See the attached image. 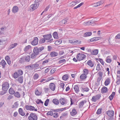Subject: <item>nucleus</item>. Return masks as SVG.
Returning a JSON list of instances; mask_svg holds the SVG:
<instances>
[{
  "label": "nucleus",
  "mask_w": 120,
  "mask_h": 120,
  "mask_svg": "<svg viewBox=\"0 0 120 120\" xmlns=\"http://www.w3.org/2000/svg\"><path fill=\"white\" fill-rule=\"evenodd\" d=\"M44 47L43 46H41L39 47H35L33 49V52L36 55H38L39 53L44 49Z\"/></svg>",
  "instance_id": "nucleus-1"
},
{
  "label": "nucleus",
  "mask_w": 120,
  "mask_h": 120,
  "mask_svg": "<svg viewBox=\"0 0 120 120\" xmlns=\"http://www.w3.org/2000/svg\"><path fill=\"white\" fill-rule=\"evenodd\" d=\"M43 37L45 40H48L47 41V43H51L53 41V39H51L52 37V35L50 34L43 35Z\"/></svg>",
  "instance_id": "nucleus-2"
},
{
  "label": "nucleus",
  "mask_w": 120,
  "mask_h": 120,
  "mask_svg": "<svg viewBox=\"0 0 120 120\" xmlns=\"http://www.w3.org/2000/svg\"><path fill=\"white\" fill-rule=\"evenodd\" d=\"M2 86V89L5 91H7L9 87L8 83L7 82L3 83Z\"/></svg>",
  "instance_id": "nucleus-3"
},
{
  "label": "nucleus",
  "mask_w": 120,
  "mask_h": 120,
  "mask_svg": "<svg viewBox=\"0 0 120 120\" xmlns=\"http://www.w3.org/2000/svg\"><path fill=\"white\" fill-rule=\"evenodd\" d=\"M29 120H37V117L35 113H31L30 114L28 118Z\"/></svg>",
  "instance_id": "nucleus-4"
},
{
  "label": "nucleus",
  "mask_w": 120,
  "mask_h": 120,
  "mask_svg": "<svg viewBox=\"0 0 120 120\" xmlns=\"http://www.w3.org/2000/svg\"><path fill=\"white\" fill-rule=\"evenodd\" d=\"M86 56L84 54L80 53L78 54L76 56L77 59L79 61L83 60L86 57Z\"/></svg>",
  "instance_id": "nucleus-5"
},
{
  "label": "nucleus",
  "mask_w": 120,
  "mask_h": 120,
  "mask_svg": "<svg viewBox=\"0 0 120 120\" xmlns=\"http://www.w3.org/2000/svg\"><path fill=\"white\" fill-rule=\"evenodd\" d=\"M35 2H37V4H34L31 6V8L33 10H34L36 9L39 5V4L38 2L40 1H38V0H35Z\"/></svg>",
  "instance_id": "nucleus-6"
},
{
  "label": "nucleus",
  "mask_w": 120,
  "mask_h": 120,
  "mask_svg": "<svg viewBox=\"0 0 120 120\" xmlns=\"http://www.w3.org/2000/svg\"><path fill=\"white\" fill-rule=\"evenodd\" d=\"M69 43H71V44L72 45H79L81 43V41H79L74 40H69Z\"/></svg>",
  "instance_id": "nucleus-7"
},
{
  "label": "nucleus",
  "mask_w": 120,
  "mask_h": 120,
  "mask_svg": "<svg viewBox=\"0 0 120 120\" xmlns=\"http://www.w3.org/2000/svg\"><path fill=\"white\" fill-rule=\"evenodd\" d=\"M101 97L100 95L98 94L95 96L92 97V98L91 99L92 101L95 102L96 101L99 99Z\"/></svg>",
  "instance_id": "nucleus-8"
},
{
  "label": "nucleus",
  "mask_w": 120,
  "mask_h": 120,
  "mask_svg": "<svg viewBox=\"0 0 120 120\" xmlns=\"http://www.w3.org/2000/svg\"><path fill=\"white\" fill-rule=\"evenodd\" d=\"M106 114H107L108 116L110 118L113 117L114 114V111L112 110H109L106 111Z\"/></svg>",
  "instance_id": "nucleus-9"
},
{
  "label": "nucleus",
  "mask_w": 120,
  "mask_h": 120,
  "mask_svg": "<svg viewBox=\"0 0 120 120\" xmlns=\"http://www.w3.org/2000/svg\"><path fill=\"white\" fill-rule=\"evenodd\" d=\"M38 38L37 37H35L34 38V40L31 42V44L33 45H35L38 44Z\"/></svg>",
  "instance_id": "nucleus-10"
},
{
  "label": "nucleus",
  "mask_w": 120,
  "mask_h": 120,
  "mask_svg": "<svg viewBox=\"0 0 120 120\" xmlns=\"http://www.w3.org/2000/svg\"><path fill=\"white\" fill-rule=\"evenodd\" d=\"M49 87L50 89L52 91H54L55 89L56 86L53 83H51L49 84Z\"/></svg>",
  "instance_id": "nucleus-11"
},
{
  "label": "nucleus",
  "mask_w": 120,
  "mask_h": 120,
  "mask_svg": "<svg viewBox=\"0 0 120 120\" xmlns=\"http://www.w3.org/2000/svg\"><path fill=\"white\" fill-rule=\"evenodd\" d=\"M60 103L63 105L64 104H66L67 103V100L65 99L64 98H62L60 99Z\"/></svg>",
  "instance_id": "nucleus-12"
},
{
  "label": "nucleus",
  "mask_w": 120,
  "mask_h": 120,
  "mask_svg": "<svg viewBox=\"0 0 120 120\" xmlns=\"http://www.w3.org/2000/svg\"><path fill=\"white\" fill-rule=\"evenodd\" d=\"M19 114L22 116H24L25 114L23 111V110L21 108H19Z\"/></svg>",
  "instance_id": "nucleus-13"
},
{
  "label": "nucleus",
  "mask_w": 120,
  "mask_h": 120,
  "mask_svg": "<svg viewBox=\"0 0 120 120\" xmlns=\"http://www.w3.org/2000/svg\"><path fill=\"white\" fill-rule=\"evenodd\" d=\"M108 91V89L105 86L103 87L101 90V92L102 93H104L107 92Z\"/></svg>",
  "instance_id": "nucleus-14"
},
{
  "label": "nucleus",
  "mask_w": 120,
  "mask_h": 120,
  "mask_svg": "<svg viewBox=\"0 0 120 120\" xmlns=\"http://www.w3.org/2000/svg\"><path fill=\"white\" fill-rule=\"evenodd\" d=\"M18 11V7L17 6H14L13 7L12 11L13 12L15 13L17 12Z\"/></svg>",
  "instance_id": "nucleus-15"
},
{
  "label": "nucleus",
  "mask_w": 120,
  "mask_h": 120,
  "mask_svg": "<svg viewBox=\"0 0 120 120\" xmlns=\"http://www.w3.org/2000/svg\"><path fill=\"white\" fill-rule=\"evenodd\" d=\"M6 62L4 60H2L0 62V64L2 66L3 68H5V65L6 64Z\"/></svg>",
  "instance_id": "nucleus-16"
},
{
  "label": "nucleus",
  "mask_w": 120,
  "mask_h": 120,
  "mask_svg": "<svg viewBox=\"0 0 120 120\" xmlns=\"http://www.w3.org/2000/svg\"><path fill=\"white\" fill-rule=\"evenodd\" d=\"M86 64L91 67H93L94 64V63L92 62L91 60H89L87 62Z\"/></svg>",
  "instance_id": "nucleus-17"
},
{
  "label": "nucleus",
  "mask_w": 120,
  "mask_h": 120,
  "mask_svg": "<svg viewBox=\"0 0 120 120\" xmlns=\"http://www.w3.org/2000/svg\"><path fill=\"white\" fill-rule=\"evenodd\" d=\"M77 113V112L75 109H73L72 112H71L70 114L71 115L73 116H74Z\"/></svg>",
  "instance_id": "nucleus-18"
},
{
  "label": "nucleus",
  "mask_w": 120,
  "mask_h": 120,
  "mask_svg": "<svg viewBox=\"0 0 120 120\" xmlns=\"http://www.w3.org/2000/svg\"><path fill=\"white\" fill-rule=\"evenodd\" d=\"M110 79L108 78L106 79L105 82L104 84L105 86L108 85L110 83Z\"/></svg>",
  "instance_id": "nucleus-19"
},
{
  "label": "nucleus",
  "mask_w": 120,
  "mask_h": 120,
  "mask_svg": "<svg viewBox=\"0 0 120 120\" xmlns=\"http://www.w3.org/2000/svg\"><path fill=\"white\" fill-rule=\"evenodd\" d=\"M74 89L76 93H78L79 91V90L78 86L76 85L74 87Z\"/></svg>",
  "instance_id": "nucleus-20"
},
{
  "label": "nucleus",
  "mask_w": 120,
  "mask_h": 120,
  "mask_svg": "<svg viewBox=\"0 0 120 120\" xmlns=\"http://www.w3.org/2000/svg\"><path fill=\"white\" fill-rule=\"evenodd\" d=\"M17 44L16 43L12 44L9 47L8 49H11L15 47Z\"/></svg>",
  "instance_id": "nucleus-21"
},
{
  "label": "nucleus",
  "mask_w": 120,
  "mask_h": 120,
  "mask_svg": "<svg viewBox=\"0 0 120 120\" xmlns=\"http://www.w3.org/2000/svg\"><path fill=\"white\" fill-rule=\"evenodd\" d=\"M50 55L51 57H55L58 55V53L56 52H52L50 53Z\"/></svg>",
  "instance_id": "nucleus-22"
},
{
  "label": "nucleus",
  "mask_w": 120,
  "mask_h": 120,
  "mask_svg": "<svg viewBox=\"0 0 120 120\" xmlns=\"http://www.w3.org/2000/svg\"><path fill=\"white\" fill-rule=\"evenodd\" d=\"M33 65L32 64L26 66H25V68L27 70H30L31 69H33Z\"/></svg>",
  "instance_id": "nucleus-23"
},
{
  "label": "nucleus",
  "mask_w": 120,
  "mask_h": 120,
  "mask_svg": "<svg viewBox=\"0 0 120 120\" xmlns=\"http://www.w3.org/2000/svg\"><path fill=\"white\" fill-rule=\"evenodd\" d=\"M100 38V37H95L91 39L90 41L91 42L96 41L99 40Z\"/></svg>",
  "instance_id": "nucleus-24"
},
{
  "label": "nucleus",
  "mask_w": 120,
  "mask_h": 120,
  "mask_svg": "<svg viewBox=\"0 0 120 120\" xmlns=\"http://www.w3.org/2000/svg\"><path fill=\"white\" fill-rule=\"evenodd\" d=\"M86 102V101H82L80 102L79 105V108H82L83 106L84 103H85Z\"/></svg>",
  "instance_id": "nucleus-25"
},
{
  "label": "nucleus",
  "mask_w": 120,
  "mask_h": 120,
  "mask_svg": "<svg viewBox=\"0 0 120 120\" xmlns=\"http://www.w3.org/2000/svg\"><path fill=\"white\" fill-rule=\"evenodd\" d=\"M52 102L54 104L56 105H58L59 103V100L55 98L53 100Z\"/></svg>",
  "instance_id": "nucleus-26"
},
{
  "label": "nucleus",
  "mask_w": 120,
  "mask_h": 120,
  "mask_svg": "<svg viewBox=\"0 0 120 120\" xmlns=\"http://www.w3.org/2000/svg\"><path fill=\"white\" fill-rule=\"evenodd\" d=\"M15 91L13 88L11 87L9 90V93L11 94H14Z\"/></svg>",
  "instance_id": "nucleus-27"
},
{
  "label": "nucleus",
  "mask_w": 120,
  "mask_h": 120,
  "mask_svg": "<svg viewBox=\"0 0 120 120\" xmlns=\"http://www.w3.org/2000/svg\"><path fill=\"white\" fill-rule=\"evenodd\" d=\"M68 19V18H66L62 20L61 21V22L62 23V25L64 24L67 22V21Z\"/></svg>",
  "instance_id": "nucleus-28"
},
{
  "label": "nucleus",
  "mask_w": 120,
  "mask_h": 120,
  "mask_svg": "<svg viewBox=\"0 0 120 120\" xmlns=\"http://www.w3.org/2000/svg\"><path fill=\"white\" fill-rule=\"evenodd\" d=\"M68 78V74H65L63 76L62 79L66 81Z\"/></svg>",
  "instance_id": "nucleus-29"
},
{
  "label": "nucleus",
  "mask_w": 120,
  "mask_h": 120,
  "mask_svg": "<svg viewBox=\"0 0 120 120\" xmlns=\"http://www.w3.org/2000/svg\"><path fill=\"white\" fill-rule=\"evenodd\" d=\"M18 81L20 83H22L23 82V77L22 76L19 77L17 79Z\"/></svg>",
  "instance_id": "nucleus-30"
},
{
  "label": "nucleus",
  "mask_w": 120,
  "mask_h": 120,
  "mask_svg": "<svg viewBox=\"0 0 120 120\" xmlns=\"http://www.w3.org/2000/svg\"><path fill=\"white\" fill-rule=\"evenodd\" d=\"M14 94V96L17 98H19L20 96V94L18 92H15Z\"/></svg>",
  "instance_id": "nucleus-31"
},
{
  "label": "nucleus",
  "mask_w": 120,
  "mask_h": 120,
  "mask_svg": "<svg viewBox=\"0 0 120 120\" xmlns=\"http://www.w3.org/2000/svg\"><path fill=\"white\" fill-rule=\"evenodd\" d=\"M92 35V33L91 32H87L85 33L84 34V36L86 37L91 36Z\"/></svg>",
  "instance_id": "nucleus-32"
},
{
  "label": "nucleus",
  "mask_w": 120,
  "mask_h": 120,
  "mask_svg": "<svg viewBox=\"0 0 120 120\" xmlns=\"http://www.w3.org/2000/svg\"><path fill=\"white\" fill-rule=\"evenodd\" d=\"M86 74H82L81 75L80 77L81 79L84 80L86 79Z\"/></svg>",
  "instance_id": "nucleus-33"
},
{
  "label": "nucleus",
  "mask_w": 120,
  "mask_h": 120,
  "mask_svg": "<svg viewBox=\"0 0 120 120\" xmlns=\"http://www.w3.org/2000/svg\"><path fill=\"white\" fill-rule=\"evenodd\" d=\"M115 92H113L112 94L109 97V99L111 101L112 100L114 96L115 95Z\"/></svg>",
  "instance_id": "nucleus-34"
},
{
  "label": "nucleus",
  "mask_w": 120,
  "mask_h": 120,
  "mask_svg": "<svg viewBox=\"0 0 120 120\" xmlns=\"http://www.w3.org/2000/svg\"><path fill=\"white\" fill-rule=\"evenodd\" d=\"M98 50L97 49H95L93 51L91 52V54L93 55H96L98 54Z\"/></svg>",
  "instance_id": "nucleus-35"
},
{
  "label": "nucleus",
  "mask_w": 120,
  "mask_h": 120,
  "mask_svg": "<svg viewBox=\"0 0 120 120\" xmlns=\"http://www.w3.org/2000/svg\"><path fill=\"white\" fill-rule=\"evenodd\" d=\"M24 61V57H22L20 58L19 60V63H23Z\"/></svg>",
  "instance_id": "nucleus-36"
},
{
  "label": "nucleus",
  "mask_w": 120,
  "mask_h": 120,
  "mask_svg": "<svg viewBox=\"0 0 120 120\" xmlns=\"http://www.w3.org/2000/svg\"><path fill=\"white\" fill-rule=\"evenodd\" d=\"M6 40L4 38H2L0 40V45H2L5 43V41Z\"/></svg>",
  "instance_id": "nucleus-37"
},
{
  "label": "nucleus",
  "mask_w": 120,
  "mask_h": 120,
  "mask_svg": "<svg viewBox=\"0 0 120 120\" xmlns=\"http://www.w3.org/2000/svg\"><path fill=\"white\" fill-rule=\"evenodd\" d=\"M17 72L19 76L23 74V72L22 71L21 69L18 70Z\"/></svg>",
  "instance_id": "nucleus-38"
},
{
  "label": "nucleus",
  "mask_w": 120,
  "mask_h": 120,
  "mask_svg": "<svg viewBox=\"0 0 120 120\" xmlns=\"http://www.w3.org/2000/svg\"><path fill=\"white\" fill-rule=\"evenodd\" d=\"M53 36L54 38L58 39V36H57V32H55L53 33Z\"/></svg>",
  "instance_id": "nucleus-39"
},
{
  "label": "nucleus",
  "mask_w": 120,
  "mask_h": 120,
  "mask_svg": "<svg viewBox=\"0 0 120 120\" xmlns=\"http://www.w3.org/2000/svg\"><path fill=\"white\" fill-rule=\"evenodd\" d=\"M110 57V56H107L106 58V61L108 63H110L112 61V60L111 59L109 58Z\"/></svg>",
  "instance_id": "nucleus-40"
},
{
  "label": "nucleus",
  "mask_w": 120,
  "mask_h": 120,
  "mask_svg": "<svg viewBox=\"0 0 120 120\" xmlns=\"http://www.w3.org/2000/svg\"><path fill=\"white\" fill-rule=\"evenodd\" d=\"M92 22L91 21H89L87 22H84V25L85 26L89 25L92 24Z\"/></svg>",
  "instance_id": "nucleus-41"
},
{
  "label": "nucleus",
  "mask_w": 120,
  "mask_h": 120,
  "mask_svg": "<svg viewBox=\"0 0 120 120\" xmlns=\"http://www.w3.org/2000/svg\"><path fill=\"white\" fill-rule=\"evenodd\" d=\"M31 47V46L30 45H28L26 46V47L24 49V51H26L28 50L29 49H30Z\"/></svg>",
  "instance_id": "nucleus-42"
},
{
  "label": "nucleus",
  "mask_w": 120,
  "mask_h": 120,
  "mask_svg": "<svg viewBox=\"0 0 120 120\" xmlns=\"http://www.w3.org/2000/svg\"><path fill=\"white\" fill-rule=\"evenodd\" d=\"M45 41V40L44 38L40 39L39 40V42L40 44H41L44 43Z\"/></svg>",
  "instance_id": "nucleus-43"
},
{
  "label": "nucleus",
  "mask_w": 120,
  "mask_h": 120,
  "mask_svg": "<svg viewBox=\"0 0 120 120\" xmlns=\"http://www.w3.org/2000/svg\"><path fill=\"white\" fill-rule=\"evenodd\" d=\"M100 66H102L100 64H98L97 65L96 70L97 71H99L101 69Z\"/></svg>",
  "instance_id": "nucleus-44"
},
{
  "label": "nucleus",
  "mask_w": 120,
  "mask_h": 120,
  "mask_svg": "<svg viewBox=\"0 0 120 120\" xmlns=\"http://www.w3.org/2000/svg\"><path fill=\"white\" fill-rule=\"evenodd\" d=\"M26 61L27 62H29L30 60V57L29 56H26L25 59Z\"/></svg>",
  "instance_id": "nucleus-45"
},
{
  "label": "nucleus",
  "mask_w": 120,
  "mask_h": 120,
  "mask_svg": "<svg viewBox=\"0 0 120 120\" xmlns=\"http://www.w3.org/2000/svg\"><path fill=\"white\" fill-rule=\"evenodd\" d=\"M35 93L36 95L38 96L41 94V91H39L38 90H37L36 91Z\"/></svg>",
  "instance_id": "nucleus-46"
},
{
  "label": "nucleus",
  "mask_w": 120,
  "mask_h": 120,
  "mask_svg": "<svg viewBox=\"0 0 120 120\" xmlns=\"http://www.w3.org/2000/svg\"><path fill=\"white\" fill-rule=\"evenodd\" d=\"M83 4V3L82 2L80 3V4L78 5L77 6L74 7L73 8L74 9H76L80 7Z\"/></svg>",
  "instance_id": "nucleus-47"
},
{
  "label": "nucleus",
  "mask_w": 120,
  "mask_h": 120,
  "mask_svg": "<svg viewBox=\"0 0 120 120\" xmlns=\"http://www.w3.org/2000/svg\"><path fill=\"white\" fill-rule=\"evenodd\" d=\"M19 76L18 75V73L17 71L15 72L14 74V77L15 79H16Z\"/></svg>",
  "instance_id": "nucleus-48"
},
{
  "label": "nucleus",
  "mask_w": 120,
  "mask_h": 120,
  "mask_svg": "<svg viewBox=\"0 0 120 120\" xmlns=\"http://www.w3.org/2000/svg\"><path fill=\"white\" fill-rule=\"evenodd\" d=\"M37 55H36L35 53H34L31 54V58L32 59H34L36 57V56Z\"/></svg>",
  "instance_id": "nucleus-49"
},
{
  "label": "nucleus",
  "mask_w": 120,
  "mask_h": 120,
  "mask_svg": "<svg viewBox=\"0 0 120 120\" xmlns=\"http://www.w3.org/2000/svg\"><path fill=\"white\" fill-rule=\"evenodd\" d=\"M104 2V1L101 0L98 2H97V4H98V6H99L103 3Z\"/></svg>",
  "instance_id": "nucleus-50"
},
{
  "label": "nucleus",
  "mask_w": 120,
  "mask_h": 120,
  "mask_svg": "<svg viewBox=\"0 0 120 120\" xmlns=\"http://www.w3.org/2000/svg\"><path fill=\"white\" fill-rule=\"evenodd\" d=\"M49 99H47L45 101L44 105L45 106H47L48 105L49 102Z\"/></svg>",
  "instance_id": "nucleus-51"
},
{
  "label": "nucleus",
  "mask_w": 120,
  "mask_h": 120,
  "mask_svg": "<svg viewBox=\"0 0 120 120\" xmlns=\"http://www.w3.org/2000/svg\"><path fill=\"white\" fill-rule=\"evenodd\" d=\"M53 116L55 118H57L58 116V114L57 112H55L53 114Z\"/></svg>",
  "instance_id": "nucleus-52"
},
{
  "label": "nucleus",
  "mask_w": 120,
  "mask_h": 120,
  "mask_svg": "<svg viewBox=\"0 0 120 120\" xmlns=\"http://www.w3.org/2000/svg\"><path fill=\"white\" fill-rule=\"evenodd\" d=\"M62 42L61 39L57 40L56 41L55 43L57 45H59L61 44Z\"/></svg>",
  "instance_id": "nucleus-53"
},
{
  "label": "nucleus",
  "mask_w": 120,
  "mask_h": 120,
  "mask_svg": "<svg viewBox=\"0 0 120 120\" xmlns=\"http://www.w3.org/2000/svg\"><path fill=\"white\" fill-rule=\"evenodd\" d=\"M83 72L84 74H86V75H87L88 72V70L87 69H85L83 70Z\"/></svg>",
  "instance_id": "nucleus-54"
},
{
  "label": "nucleus",
  "mask_w": 120,
  "mask_h": 120,
  "mask_svg": "<svg viewBox=\"0 0 120 120\" xmlns=\"http://www.w3.org/2000/svg\"><path fill=\"white\" fill-rule=\"evenodd\" d=\"M54 79V78L53 77H50L48 78V79H46V82H48L50 80H52Z\"/></svg>",
  "instance_id": "nucleus-55"
},
{
  "label": "nucleus",
  "mask_w": 120,
  "mask_h": 120,
  "mask_svg": "<svg viewBox=\"0 0 120 120\" xmlns=\"http://www.w3.org/2000/svg\"><path fill=\"white\" fill-rule=\"evenodd\" d=\"M38 77L39 76L38 74L37 73L34 76V79H36L38 78Z\"/></svg>",
  "instance_id": "nucleus-56"
},
{
  "label": "nucleus",
  "mask_w": 120,
  "mask_h": 120,
  "mask_svg": "<svg viewBox=\"0 0 120 120\" xmlns=\"http://www.w3.org/2000/svg\"><path fill=\"white\" fill-rule=\"evenodd\" d=\"M66 61V60L65 59H63L60 60L59 62V63L60 64H61L62 63L65 62Z\"/></svg>",
  "instance_id": "nucleus-57"
},
{
  "label": "nucleus",
  "mask_w": 120,
  "mask_h": 120,
  "mask_svg": "<svg viewBox=\"0 0 120 120\" xmlns=\"http://www.w3.org/2000/svg\"><path fill=\"white\" fill-rule=\"evenodd\" d=\"M7 91H5L4 90L1 91L0 92V95H2L4 94Z\"/></svg>",
  "instance_id": "nucleus-58"
},
{
  "label": "nucleus",
  "mask_w": 120,
  "mask_h": 120,
  "mask_svg": "<svg viewBox=\"0 0 120 120\" xmlns=\"http://www.w3.org/2000/svg\"><path fill=\"white\" fill-rule=\"evenodd\" d=\"M102 109H98L97 112V114H100L101 112Z\"/></svg>",
  "instance_id": "nucleus-59"
},
{
  "label": "nucleus",
  "mask_w": 120,
  "mask_h": 120,
  "mask_svg": "<svg viewBox=\"0 0 120 120\" xmlns=\"http://www.w3.org/2000/svg\"><path fill=\"white\" fill-rule=\"evenodd\" d=\"M47 114L48 115H50L52 116L53 115L52 112L51 111L48 112L47 113Z\"/></svg>",
  "instance_id": "nucleus-60"
},
{
  "label": "nucleus",
  "mask_w": 120,
  "mask_h": 120,
  "mask_svg": "<svg viewBox=\"0 0 120 120\" xmlns=\"http://www.w3.org/2000/svg\"><path fill=\"white\" fill-rule=\"evenodd\" d=\"M98 60L100 62L102 65H104V63L103 62V60L102 59H99Z\"/></svg>",
  "instance_id": "nucleus-61"
},
{
  "label": "nucleus",
  "mask_w": 120,
  "mask_h": 120,
  "mask_svg": "<svg viewBox=\"0 0 120 120\" xmlns=\"http://www.w3.org/2000/svg\"><path fill=\"white\" fill-rule=\"evenodd\" d=\"M30 105H26L25 106V109L28 110H29L30 109Z\"/></svg>",
  "instance_id": "nucleus-62"
},
{
  "label": "nucleus",
  "mask_w": 120,
  "mask_h": 120,
  "mask_svg": "<svg viewBox=\"0 0 120 120\" xmlns=\"http://www.w3.org/2000/svg\"><path fill=\"white\" fill-rule=\"evenodd\" d=\"M82 89L83 90H84V91L86 92H88L89 90V89L87 87H85V88H82Z\"/></svg>",
  "instance_id": "nucleus-63"
},
{
  "label": "nucleus",
  "mask_w": 120,
  "mask_h": 120,
  "mask_svg": "<svg viewBox=\"0 0 120 120\" xmlns=\"http://www.w3.org/2000/svg\"><path fill=\"white\" fill-rule=\"evenodd\" d=\"M115 38L116 39H120V33L118 34L115 37Z\"/></svg>",
  "instance_id": "nucleus-64"
}]
</instances>
